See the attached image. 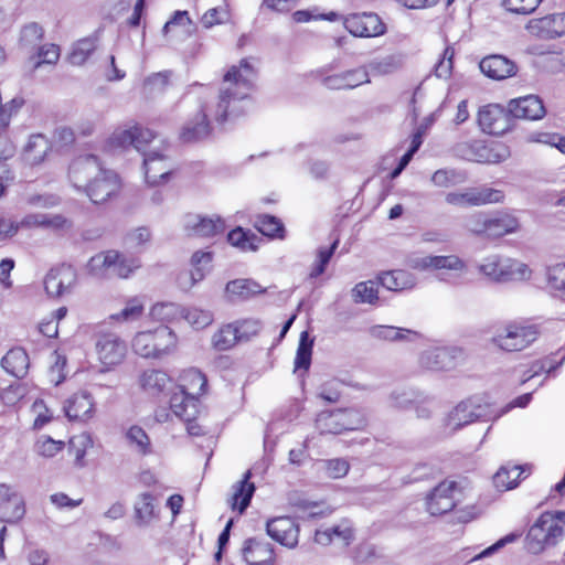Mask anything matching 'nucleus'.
I'll list each match as a JSON object with an SVG mask.
<instances>
[{
  "mask_svg": "<svg viewBox=\"0 0 565 565\" xmlns=\"http://www.w3.org/2000/svg\"><path fill=\"white\" fill-rule=\"evenodd\" d=\"M76 282V273L71 266H61L51 269L44 279L47 295L61 297L71 291Z\"/></svg>",
  "mask_w": 565,
  "mask_h": 565,
  "instance_id": "25",
  "label": "nucleus"
},
{
  "mask_svg": "<svg viewBox=\"0 0 565 565\" xmlns=\"http://www.w3.org/2000/svg\"><path fill=\"white\" fill-rule=\"evenodd\" d=\"M256 78V71L249 60L244 58L233 65L224 75L220 94L214 96L209 87L203 89L199 109L181 129L180 138L184 142H195L207 138L212 122L223 124L230 116L243 111V103L248 100Z\"/></svg>",
  "mask_w": 565,
  "mask_h": 565,
  "instance_id": "1",
  "label": "nucleus"
},
{
  "mask_svg": "<svg viewBox=\"0 0 565 565\" xmlns=\"http://www.w3.org/2000/svg\"><path fill=\"white\" fill-rule=\"evenodd\" d=\"M317 73L322 85L329 89H353L371 82L367 68L363 66L334 74H329L326 68H321Z\"/></svg>",
  "mask_w": 565,
  "mask_h": 565,
  "instance_id": "16",
  "label": "nucleus"
},
{
  "mask_svg": "<svg viewBox=\"0 0 565 565\" xmlns=\"http://www.w3.org/2000/svg\"><path fill=\"white\" fill-rule=\"evenodd\" d=\"M238 332V341H248L256 337L262 330V322L258 319L248 318L233 322Z\"/></svg>",
  "mask_w": 565,
  "mask_h": 565,
  "instance_id": "60",
  "label": "nucleus"
},
{
  "mask_svg": "<svg viewBox=\"0 0 565 565\" xmlns=\"http://www.w3.org/2000/svg\"><path fill=\"white\" fill-rule=\"evenodd\" d=\"M540 327L525 321H507L498 326L490 342L505 352H520L532 345L540 337Z\"/></svg>",
  "mask_w": 565,
  "mask_h": 565,
  "instance_id": "6",
  "label": "nucleus"
},
{
  "mask_svg": "<svg viewBox=\"0 0 565 565\" xmlns=\"http://www.w3.org/2000/svg\"><path fill=\"white\" fill-rule=\"evenodd\" d=\"M479 67L487 77L495 81L512 77L518 72V67L512 60L499 54L483 57Z\"/></svg>",
  "mask_w": 565,
  "mask_h": 565,
  "instance_id": "27",
  "label": "nucleus"
},
{
  "mask_svg": "<svg viewBox=\"0 0 565 565\" xmlns=\"http://www.w3.org/2000/svg\"><path fill=\"white\" fill-rule=\"evenodd\" d=\"M96 49V39L95 38H85L78 40L72 47V51L68 55V60L71 64L81 66L83 65L90 54Z\"/></svg>",
  "mask_w": 565,
  "mask_h": 565,
  "instance_id": "51",
  "label": "nucleus"
},
{
  "mask_svg": "<svg viewBox=\"0 0 565 565\" xmlns=\"http://www.w3.org/2000/svg\"><path fill=\"white\" fill-rule=\"evenodd\" d=\"M66 222V218L62 215L38 213L24 216L19 225L20 227L46 226L53 228H62L65 226Z\"/></svg>",
  "mask_w": 565,
  "mask_h": 565,
  "instance_id": "49",
  "label": "nucleus"
},
{
  "mask_svg": "<svg viewBox=\"0 0 565 565\" xmlns=\"http://www.w3.org/2000/svg\"><path fill=\"white\" fill-rule=\"evenodd\" d=\"M125 436L129 447L136 454L148 456L152 452L150 438L140 426L134 425L129 427Z\"/></svg>",
  "mask_w": 565,
  "mask_h": 565,
  "instance_id": "45",
  "label": "nucleus"
},
{
  "mask_svg": "<svg viewBox=\"0 0 565 565\" xmlns=\"http://www.w3.org/2000/svg\"><path fill=\"white\" fill-rule=\"evenodd\" d=\"M266 530L273 540L288 548H294L298 544L299 525L292 518H274L267 522Z\"/></svg>",
  "mask_w": 565,
  "mask_h": 565,
  "instance_id": "24",
  "label": "nucleus"
},
{
  "mask_svg": "<svg viewBox=\"0 0 565 565\" xmlns=\"http://www.w3.org/2000/svg\"><path fill=\"white\" fill-rule=\"evenodd\" d=\"M491 404L486 395H473L457 404L447 415L445 425L450 431H456L477 419L490 418Z\"/></svg>",
  "mask_w": 565,
  "mask_h": 565,
  "instance_id": "8",
  "label": "nucleus"
},
{
  "mask_svg": "<svg viewBox=\"0 0 565 565\" xmlns=\"http://www.w3.org/2000/svg\"><path fill=\"white\" fill-rule=\"evenodd\" d=\"M183 228L189 236L215 237L226 230L225 220L220 215L189 213L183 217Z\"/></svg>",
  "mask_w": 565,
  "mask_h": 565,
  "instance_id": "17",
  "label": "nucleus"
},
{
  "mask_svg": "<svg viewBox=\"0 0 565 565\" xmlns=\"http://www.w3.org/2000/svg\"><path fill=\"white\" fill-rule=\"evenodd\" d=\"M140 267L138 259H127L116 250H107L90 257L87 270L90 275L100 277L108 274L127 278L135 269Z\"/></svg>",
  "mask_w": 565,
  "mask_h": 565,
  "instance_id": "9",
  "label": "nucleus"
},
{
  "mask_svg": "<svg viewBox=\"0 0 565 565\" xmlns=\"http://www.w3.org/2000/svg\"><path fill=\"white\" fill-rule=\"evenodd\" d=\"M170 408L177 417L191 422L199 413V398L178 388L170 397Z\"/></svg>",
  "mask_w": 565,
  "mask_h": 565,
  "instance_id": "31",
  "label": "nucleus"
},
{
  "mask_svg": "<svg viewBox=\"0 0 565 565\" xmlns=\"http://www.w3.org/2000/svg\"><path fill=\"white\" fill-rule=\"evenodd\" d=\"M50 148V141L44 135H31L23 147L22 158L30 166L39 164L44 160Z\"/></svg>",
  "mask_w": 565,
  "mask_h": 565,
  "instance_id": "34",
  "label": "nucleus"
},
{
  "mask_svg": "<svg viewBox=\"0 0 565 565\" xmlns=\"http://www.w3.org/2000/svg\"><path fill=\"white\" fill-rule=\"evenodd\" d=\"M213 253L209 250H196L190 259L191 270L182 273L178 277L179 287L182 290H190L212 270Z\"/></svg>",
  "mask_w": 565,
  "mask_h": 565,
  "instance_id": "20",
  "label": "nucleus"
},
{
  "mask_svg": "<svg viewBox=\"0 0 565 565\" xmlns=\"http://www.w3.org/2000/svg\"><path fill=\"white\" fill-rule=\"evenodd\" d=\"M93 438L88 433H81L73 436L68 441V452L74 457V466L84 468L86 466L85 456L89 448L93 447Z\"/></svg>",
  "mask_w": 565,
  "mask_h": 565,
  "instance_id": "44",
  "label": "nucleus"
},
{
  "mask_svg": "<svg viewBox=\"0 0 565 565\" xmlns=\"http://www.w3.org/2000/svg\"><path fill=\"white\" fill-rule=\"evenodd\" d=\"M565 511L544 512L531 525L525 537V548L537 555L558 544L564 536Z\"/></svg>",
  "mask_w": 565,
  "mask_h": 565,
  "instance_id": "2",
  "label": "nucleus"
},
{
  "mask_svg": "<svg viewBox=\"0 0 565 565\" xmlns=\"http://www.w3.org/2000/svg\"><path fill=\"white\" fill-rule=\"evenodd\" d=\"M181 310L174 302H159L151 307L150 317L161 322H170L181 316Z\"/></svg>",
  "mask_w": 565,
  "mask_h": 565,
  "instance_id": "56",
  "label": "nucleus"
},
{
  "mask_svg": "<svg viewBox=\"0 0 565 565\" xmlns=\"http://www.w3.org/2000/svg\"><path fill=\"white\" fill-rule=\"evenodd\" d=\"M145 312V298L140 296L130 297L118 312L109 316V319L118 323H128L139 320Z\"/></svg>",
  "mask_w": 565,
  "mask_h": 565,
  "instance_id": "40",
  "label": "nucleus"
},
{
  "mask_svg": "<svg viewBox=\"0 0 565 565\" xmlns=\"http://www.w3.org/2000/svg\"><path fill=\"white\" fill-rule=\"evenodd\" d=\"M263 291V287L252 279H234L225 286V296L230 301L246 300Z\"/></svg>",
  "mask_w": 565,
  "mask_h": 565,
  "instance_id": "36",
  "label": "nucleus"
},
{
  "mask_svg": "<svg viewBox=\"0 0 565 565\" xmlns=\"http://www.w3.org/2000/svg\"><path fill=\"white\" fill-rule=\"evenodd\" d=\"M243 556L248 565H273L275 553L269 542L249 539L243 547Z\"/></svg>",
  "mask_w": 565,
  "mask_h": 565,
  "instance_id": "30",
  "label": "nucleus"
},
{
  "mask_svg": "<svg viewBox=\"0 0 565 565\" xmlns=\"http://www.w3.org/2000/svg\"><path fill=\"white\" fill-rule=\"evenodd\" d=\"M189 324L196 329H203L212 323L213 315L209 310H203L196 307L182 308L181 316Z\"/></svg>",
  "mask_w": 565,
  "mask_h": 565,
  "instance_id": "55",
  "label": "nucleus"
},
{
  "mask_svg": "<svg viewBox=\"0 0 565 565\" xmlns=\"http://www.w3.org/2000/svg\"><path fill=\"white\" fill-rule=\"evenodd\" d=\"M121 188L119 175L114 170L99 168L90 184L83 192L94 204L105 203L117 195Z\"/></svg>",
  "mask_w": 565,
  "mask_h": 565,
  "instance_id": "13",
  "label": "nucleus"
},
{
  "mask_svg": "<svg viewBox=\"0 0 565 565\" xmlns=\"http://www.w3.org/2000/svg\"><path fill=\"white\" fill-rule=\"evenodd\" d=\"M523 472L522 466H502L493 476V484L500 491L511 490L518 486Z\"/></svg>",
  "mask_w": 565,
  "mask_h": 565,
  "instance_id": "42",
  "label": "nucleus"
},
{
  "mask_svg": "<svg viewBox=\"0 0 565 565\" xmlns=\"http://www.w3.org/2000/svg\"><path fill=\"white\" fill-rule=\"evenodd\" d=\"M335 413L342 415L338 418L342 431L359 429L364 425V418L356 409H335Z\"/></svg>",
  "mask_w": 565,
  "mask_h": 565,
  "instance_id": "62",
  "label": "nucleus"
},
{
  "mask_svg": "<svg viewBox=\"0 0 565 565\" xmlns=\"http://www.w3.org/2000/svg\"><path fill=\"white\" fill-rule=\"evenodd\" d=\"M260 239L249 232L244 231L242 227H237L232 230L227 234V242L234 246L239 248L241 250H256L258 248V242Z\"/></svg>",
  "mask_w": 565,
  "mask_h": 565,
  "instance_id": "50",
  "label": "nucleus"
},
{
  "mask_svg": "<svg viewBox=\"0 0 565 565\" xmlns=\"http://www.w3.org/2000/svg\"><path fill=\"white\" fill-rule=\"evenodd\" d=\"M351 296L355 303L374 305L379 300V282L374 280L358 282Z\"/></svg>",
  "mask_w": 565,
  "mask_h": 565,
  "instance_id": "48",
  "label": "nucleus"
},
{
  "mask_svg": "<svg viewBox=\"0 0 565 565\" xmlns=\"http://www.w3.org/2000/svg\"><path fill=\"white\" fill-rule=\"evenodd\" d=\"M1 366L7 373L14 377L22 379L26 375L30 366L29 355L22 348L11 349L2 358Z\"/></svg>",
  "mask_w": 565,
  "mask_h": 565,
  "instance_id": "35",
  "label": "nucleus"
},
{
  "mask_svg": "<svg viewBox=\"0 0 565 565\" xmlns=\"http://www.w3.org/2000/svg\"><path fill=\"white\" fill-rule=\"evenodd\" d=\"M257 230L268 237H282L284 225L281 221L273 215H262L256 222Z\"/></svg>",
  "mask_w": 565,
  "mask_h": 565,
  "instance_id": "59",
  "label": "nucleus"
},
{
  "mask_svg": "<svg viewBox=\"0 0 565 565\" xmlns=\"http://www.w3.org/2000/svg\"><path fill=\"white\" fill-rule=\"evenodd\" d=\"M427 395L413 387H397L392 391L390 401L394 407H407L414 403H424Z\"/></svg>",
  "mask_w": 565,
  "mask_h": 565,
  "instance_id": "46",
  "label": "nucleus"
},
{
  "mask_svg": "<svg viewBox=\"0 0 565 565\" xmlns=\"http://www.w3.org/2000/svg\"><path fill=\"white\" fill-rule=\"evenodd\" d=\"M135 518L140 526L149 525L159 518L154 505V497L150 492L140 493L134 503Z\"/></svg>",
  "mask_w": 565,
  "mask_h": 565,
  "instance_id": "38",
  "label": "nucleus"
},
{
  "mask_svg": "<svg viewBox=\"0 0 565 565\" xmlns=\"http://www.w3.org/2000/svg\"><path fill=\"white\" fill-rule=\"evenodd\" d=\"M463 355L458 347H434L420 353L419 364L426 370L450 371L463 360Z\"/></svg>",
  "mask_w": 565,
  "mask_h": 565,
  "instance_id": "11",
  "label": "nucleus"
},
{
  "mask_svg": "<svg viewBox=\"0 0 565 565\" xmlns=\"http://www.w3.org/2000/svg\"><path fill=\"white\" fill-rule=\"evenodd\" d=\"M207 381L205 375L198 369H188L180 376L179 390L199 398L205 391Z\"/></svg>",
  "mask_w": 565,
  "mask_h": 565,
  "instance_id": "41",
  "label": "nucleus"
},
{
  "mask_svg": "<svg viewBox=\"0 0 565 565\" xmlns=\"http://www.w3.org/2000/svg\"><path fill=\"white\" fill-rule=\"evenodd\" d=\"M406 265L418 271H435L438 280L445 282L459 280L468 274L466 260L456 254H411L406 258Z\"/></svg>",
  "mask_w": 565,
  "mask_h": 565,
  "instance_id": "5",
  "label": "nucleus"
},
{
  "mask_svg": "<svg viewBox=\"0 0 565 565\" xmlns=\"http://www.w3.org/2000/svg\"><path fill=\"white\" fill-rule=\"evenodd\" d=\"M100 161L94 154H84L75 158L70 167L67 178L71 185L79 193L90 184V181L98 175Z\"/></svg>",
  "mask_w": 565,
  "mask_h": 565,
  "instance_id": "14",
  "label": "nucleus"
},
{
  "mask_svg": "<svg viewBox=\"0 0 565 565\" xmlns=\"http://www.w3.org/2000/svg\"><path fill=\"white\" fill-rule=\"evenodd\" d=\"M531 35L551 40L565 35V12L547 14L539 19H532L526 24Z\"/></svg>",
  "mask_w": 565,
  "mask_h": 565,
  "instance_id": "23",
  "label": "nucleus"
},
{
  "mask_svg": "<svg viewBox=\"0 0 565 565\" xmlns=\"http://www.w3.org/2000/svg\"><path fill=\"white\" fill-rule=\"evenodd\" d=\"M341 414H337L333 412H322L318 415L316 419L317 429L321 434H341L342 428L340 426V420H338Z\"/></svg>",
  "mask_w": 565,
  "mask_h": 565,
  "instance_id": "57",
  "label": "nucleus"
},
{
  "mask_svg": "<svg viewBox=\"0 0 565 565\" xmlns=\"http://www.w3.org/2000/svg\"><path fill=\"white\" fill-rule=\"evenodd\" d=\"M237 329L234 323L224 324L212 338L213 347L220 351L233 348L238 341Z\"/></svg>",
  "mask_w": 565,
  "mask_h": 565,
  "instance_id": "52",
  "label": "nucleus"
},
{
  "mask_svg": "<svg viewBox=\"0 0 565 565\" xmlns=\"http://www.w3.org/2000/svg\"><path fill=\"white\" fill-rule=\"evenodd\" d=\"M313 340L307 331L301 332L295 359V372H307L311 364Z\"/></svg>",
  "mask_w": 565,
  "mask_h": 565,
  "instance_id": "47",
  "label": "nucleus"
},
{
  "mask_svg": "<svg viewBox=\"0 0 565 565\" xmlns=\"http://www.w3.org/2000/svg\"><path fill=\"white\" fill-rule=\"evenodd\" d=\"M547 276L550 288L558 291L559 297L565 300V263L551 267Z\"/></svg>",
  "mask_w": 565,
  "mask_h": 565,
  "instance_id": "63",
  "label": "nucleus"
},
{
  "mask_svg": "<svg viewBox=\"0 0 565 565\" xmlns=\"http://www.w3.org/2000/svg\"><path fill=\"white\" fill-rule=\"evenodd\" d=\"M504 200V193L499 189L487 185L468 188L461 192H448L445 201L454 206H480L493 203H501Z\"/></svg>",
  "mask_w": 565,
  "mask_h": 565,
  "instance_id": "10",
  "label": "nucleus"
},
{
  "mask_svg": "<svg viewBox=\"0 0 565 565\" xmlns=\"http://www.w3.org/2000/svg\"><path fill=\"white\" fill-rule=\"evenodd\" d=\"M230 12L225 6L209 9L201 18L204 28L210 29L216 24L227 22Z\"/></svg>",
  "mask_w": 565,
  "mask_h": 565,
  "instance_id": "64",
  "label": "nucleus"
},
{
  "mask_svg": "<svg viewBox=\"0 0 565 565\" xmlns=\"http://www.w3.org/2000/svg\"><path fill=\"white\" fill-rule=\"evenodd\" d=\"M509 111L514 118L539 120L544 117L545 107L539 96L527 95L510 100Z\"/></svg>",
  "mask_w": 565,
  "mask_h": 565,
  "instance_id": "28",
  "label": "nucleus"
},
{
  "mask_svg": "<svg viewBox=\"0 0 565 565\" xmlns=\"http://www.w3.org/2000/svg\"><path fill=\"white\" fill-rule=\"evenodd\" d=\"M564 360L565 355L558 362H555L552 356H546L544 359L534 361L530 365L529 370L524 372L521 382L525 383L542 373L550 374L552 371L561 366Z\"/></svg>",
  "mask_w": 565,
  "mask_h": 565,
  "instance_id": "54",
  "label": "nucleus"
},
{
  "mask_svg": "<svg viewBox=\"0 0 565 565\" xmlns=\"http://www.w3.org/2000/svg\"><path fill=\"white\" fill-rule=\"evenodd\" d=\"M64 412L71 420L87 422L95 413L94 398L86 391L77 392L65 401Z\"/></svg>",
  "mask_w": 565,
  "mask_h": 565,
  "instance_id": "26",
  "label": "nucleus"
},
{
  "mask_svg": "<svg viewBox=\"0 0 565 565\" xmlns=\"http://www.w3.org/2000/svg\"><path fill=\"white\" fill-rule=\"evenodd\" d=\"M370 334L373 338L387 341H414L418 333L403 328L392 326H373L370 329Z\"/></svg>",
  "mask_w": 565,
  "mask_h": 565,
  "instance_id": "43",
  "label": "nucleus"
},
{
  "mask_svg": "<svg viewBox=\"0 0 565 565\" xmlns=\"http://www.w3.org/2000/svg\"><path fill=\"white\" fill-rule=\"evenodd\" d=\"M478 124L483 132L501 136L511 128L512 117L509 108L489 104L479 109Z\"/></svg>",
  "mask_w": 565,
  "mask_h": 565,
  "instance_id": "18",
  "label": "nucleus"
},
{
  "mask_svg": "<svg viewBox=\"0 0 565 565\" xmlns=\"http://www.w3.org/2000/svg\"><path fill=\"white\" fill-rule=\"evenodd\" d=\"M461 490L454 480H444L427 497V510L431 515L451 511L459 501Z\"/></svg>",
  "mask_w": 565,
  "mask_h": 565,
  "instance_id": "15",
  "label": "nucleus"
},
{
  "mask_svg": "<svg viewBox=\"0 0 565 565\" xmlns=\"http://www.w3.org/2000/svg\"><path fill=\"white\" fill-rule=\"evenodd\" d=\"M520 230L519 218L509 211L488 213V238H500Z\"/></svg>",
  "mask_w": 565,
  "mask_h": 565,
  "instance_id": "29",
  "label": "nucleus"
},
{
  "mask_svg": "<svg viewBox=\"0 0 565 565\" xmlns=\"http://www.w3.org/2000/svg\"><path fill=\"white\" fill-rule=\"evenodd\" d=\"M95 349L98 361L105 370H110L120 364L127 354L125 341L115 333L99 335L97 338Z\"/></svg>",
  "mask_w": 565,
  "mask_h": 565,
  "instance_id": "19",
  "label": "nucleus"
},
{
  "mask_svg": "<svg viewBox=\"0 0 565 565\" xmlns=\"http://www.w3.org/2000/svg\"><path fill=\"white\" fill-rule=\"evenodd\" d=\"M465 228L473 235L488 237V213L475 212L466 217Z\"/></svg>",
  "mask_w": 565,
  "mask_h": 565,
  "instance_id": "61",
  "label": "nucleus"
},
{
  "mask_svg": "<svg viewBox=\"0 0 565 565\" xmlns=\"http://www.w3.org/2000/svg\"><path fill=\"white\" fill-rule=\"evenodd\" d=\"M156 142L154 134L141 126L117 128L109 137L107 145L110 149H126L132 146L138 152H142L150 143Z\"/></svg>",
  "mask_w": 565,
  "mask_h": 565,
  "instance_id": "12",
  "label": "nucleus"
},
{
  "mask_svg": "<svg viewBox=\"0 0 565 565\" xmlns=\"http://www.w3.org/2000/svg\"><path fill=\"white\" fill-rule=\"evenodd\" d=\"M403 55L394 53L382 57H375L362 66L367 68L369 75L383 76L396 72L403 66Z\"/></svg>",
  "mask_w": 565,
  "mask_h": 565,
  "instance_id": "39",
  "label": "nucleus"
},
{
  "mask_svg": "<svg viewBox=\"0 0 565 565\" xmlns=\"http://www.w3.org/2000/svg\"><path fill=\"white\" fill-rule=\"evenodd\" d=\"M64 441L55 440L50 436L42 435L35 441L34 450L39 456L53 458L64 448Z\"/></svg>",
  "mask_w": 565,
  "mask_h": 565,
  "instance_id": "58",
  "label": "nucleus"
},
{
  "mask_svg": "<svg viewBox=\"0 0 565 565\" xmlns=\"http://www.w3.org/2000/svg\"><path fill=\"white\" fill-rule=\"evenodd\" d=\"M250 477V471H246L243 479L233 486L231 505L233 510L237 509L239 513L247 509L255 492V486L249 481Z\"/></svg>",
  "mask_w": 565,
  "mask_h": 565,
  "instance_id": "37",
  "label": "nucleus"
},
{
  "mask_svg": "<svg viewBox=\"0 0 565 565\" xmlns=\"http://www.w3.org/2000/svg\"><path fill=\"white\" fill-rule=\"evenodd\" d=\"M177 344V334L167 326L138 331L131 339L132 352L146 360L163 359L175 351Z\"/></svg>",
  "mask_w": 565,
  "mask_h": 565,
  "instance_id": "4",
  "label": "nucleus"
},
{
  "mask_svg": "<svg viewBox=\"0 0 565 565\" xmlns=\"http://www.w3.org/2000/svg\"><path fill=\"white\" fill-rule=\"evenodd\" d=\"M455 150L465 160L479 163L486 162L483 159L486 157V143L483 141L475 140L472 142L458 143Z\"/></svg>",
  "mask_w": 565,
  "mask_h": 565,
  "instance_id": "53",
  "label": "nucleus"
},
{
  "mask_svg": "<svg viewBox=\"0 0 565 565\" xmlns=\"http://www.w3.org/2000/svg\"><path fill=\"white\" fill-rule=\"evenodd\" d=\"M158 146L150 143L141 152L143 157V169L146 182L149 185H158L167 182L174 171V162L169 153V145L162 140Z\"/></svg>",
  "mask_w": 565,
  "mask_h": 565,
  "instance_id": "7",
  "label": "nucleus"
},
{
  "mask_svg": "<svg viewBox=\"0 0 565 565\" xmlns=\"http://www.w3.org/2000/svg\"><path fill=\"white\" fill-rule=\"evenodd\" d=\"M477 270L497 284L526 281L532 277V269L527 264L495 253L484 256L477 265Z\"/></svg>",
  "mask_w": 565,
  "mask_h": 565,
  "instance_id": "3",
  "label": "nucleus"
},
{
  "mask_svg": "<svg viewBox=\"0 0 565 565\" xmlns=\"http://www.w3.org/2000/svg\"><path fill=\"white\" fill-rule=\"evenodd\" d=\"M345 29L354 36L374 38L385 33V24L375 13H353L344 19Z\"/></svg>",
  "mask_w": 565,
  "mask_h": 565,
  "instance_id": "22",
  "label": "nucleus"
},
{
  "mask_svg": "<svg viewBox=\"0 0 565 565\" xmlns=\"http://www.w3.org/2000/svg\"><path fill=\"white\" fill-rule=\"evenodd\" d=\"M25 514L23 497L15 487L8 483H0V521L15 523Z\"/></svg>",
  "mask_w": 565,
  "mask_h": 565,
  "instance_id": "21",
  "label": "nucleus"
},
{
  "mask_svg": "<svg viewBox=\"0 0 565 565\" xmlns=\"http://www.w3.org/2000/svg\"><path fill=\"white\" fill-rule=\"evenodd\" d=\"M380 284L392 291L413 289L417 285L414 274L404 269L384 271L379 276Z\"/></svg>",
  "mask_w": 565,
  "mask_h": 565,
  "instance_id": "33",
  "label": "nucleus"
},
{
  "mask_svg": "<svg viewBox=\"0 0 565 565\" xmlns=\"http://www.w3.org/2000/svg\"><path fill=\"white\" fill-rule=\"evenodd\" d=\"M170 382V376L157 369L145 370L138 376V386L150 396L160 395Z\"/></svg>",
  "mask_w": 565,
  "mask_h": 565,
  "instance_id": "32",
  "label": "nucleus"
}]
</instances>
